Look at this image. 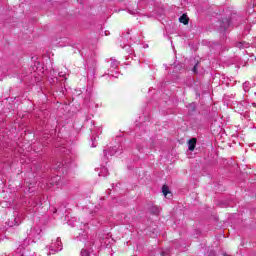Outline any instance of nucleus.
Returning a JSON list of instances; mask_svg holds the SVG:
<instances>
[{
  "instance_id": "1",
  "label": "nucleus",
  "mask_w": 256,
  "mask_h": 256,
  "mask_svg": "<svg viewBox=\"0 0 256 256\" xmlns=\"http://www.w3.org/2000/svg\"><path fill=\"white\" fill-rule=\"evenodd\" d=\"M75 167H77V162H75L74 158H70V159H66L64 161V163L59 162V164L57 165V167L55 169L65 173V171H69V169H75Z\"/></svg>"
},
{
  "instance_id": "2",
  "label": "nucleus",
  "mask_w": 256,
  "mask_h": 256,
  "mask_svg": "<svg viewBox=\"0 0 256 256\" xmlns=\"http://www.w3.org/2000/svg\"><path fill=\"white\" fill-rule=\"evenodd\" d=\"M63 249V244L61 243V238H56L52 240L51 245L49 246L48 255H55V253H59Z\"/></svg>"
},
{
  "instance_id": "3",
  "label": "nucleus",
  "mask_w": 256,
  "mask_h": 256,
  "mask_svg": "<svg viewBox=\"0 0 256 256\" xmlns=\"http://www.w3.org/2000/svg\"><path fill=\"white\" fill-rule=\"evenodd\" d=\"M42 230L40 227H34L27 231L28 239H33V241H39L41 239Z\"/></svg>"
},
{
  "instance_id": "4",
  "label": "nucleus",
  "mask_w": 256,
  "mask_h": 256,
  "mask_svg": "<svg viewBox=\"0 0 256 256\" xmlns=\"http://www.w3.org/2000/svg\"><path fill=\"white\" fill-rule=\"evenodd\" d=\"M117 67H119V61L117 60H111V65H110V70H109V75L110 77H118V73L117 72H113L117 69Z\"/></svg>"
},
{
  "instance_id": "5",
  "label": "nucleus",
  "mask_w": 256,
  "mask_h": 256,
  "mask_svg": "<svg viewBox=\"0 0 256 256\" xmlns=\"http://www.w3.org/2000/svg\"><path fill=\"white\" fill-rule=\"evenodd\" d=\"M89 247H91V244H86L85 248L81 250L80 256H91V253H93V248H90V250H88Z\"/></svg>"
},
{
  "instance_id": "6",
  "label": "nucleus",
  "mask_w": 256,
  "mask_h": 256,
  "mask_svg": "<svg viewBox=\"0 0 256 256\" xmlns=\"http://www.w3.org/2000/svg\"><path fill=\"white\" fill-rule=\"evenodd\" d=\"M21 225V218L20 217H14L13 220L8 221L9 227H17Z\"/></svg>"
},
{
  "instance_id": "7",
  "label": "nucleus",
  "mask_w": 256,
  "mask_h": 256,
  "mask_svg": "<svg viewBox=\"0 0 256 256\" xmlns=\"http://www.w3.org/2000/svg\"><path fill=\"white\" fill-rule=\"evenodd\" d=\"M59 181H61V176L57 175L50 180L47 184L48 187H54V185H59Z\"/></svg>"
},
{
  "instance_id": "8",
  "label": "nucleus",
  "mask_w": 256,
  "mask_h": 256,
  "mask_svg": "<svg viewBox=\"0 0 256 256\" xmlns=\"http://www.w3.org/2000/svg\"><path fill=\"white\" fill-rule=\"evenodd\" d=\"M197 145V139L196 138H192L188 141V149L189 151H195V147Z\"/></svg>"
},
{
  "instance_id": "9",
  "label": "nucleus",
  "mask_w": 256,
  "mask_h": 256,
  "mask_svg": "<svg viewBox=\"0 0 256 256\" xmlns=\"http://www.w3.org/2000/svg\"><path fill=\"white\" fill-rule=\"evenodd\" d=\"M116 153H117V146L110 148L108 151L104 150L105 157H107V155H110V157H113V155H116Z\"/></svg>"
},
{
  "instance_id": "10",
  "label": "nucleus",
  "mask_w": 256,
  "mask_h": 256,
  "mask_svg": "<svg viewBox=\"0 0 256 256\" xmlns=\"http://www.w3.org/2000/svg\"><path fill=\"white\" fill-rule=\"evenodd\" d=\"M162 193L164 197H166V199H171V192L169 191V187H167L166 185L162 187Z\"/></svg>"
},
{
  "instance_id": "11",
  "label": "nucleus",
  "mask_w": 256,
  "mask_h": 256,
  "mask_svg": "<svg viewBox=\"0 0 256 256\" xmlns=\"http://www.w3.org/2000/svg\"><path fill=\"white\" fill-rule=\"evenodd\" d=\"M179 22L183 23V25H188L189 24V17H187V14H183L180 18H179Z\"/></svg>"
},
{
  "instance_id": "12",
  "label": "nucleus",
  "mask_w": 256,
  "mask_h": 256,
  "mask_svg": "<svg viewBox=\"0 0 256 256\" xmlns=\"http://www.w3.org/2000/svg\"><path fill=\"white\" fill-rule=\"evenodd\" d=\"M236 47H238V49H247L249 47V43H247V42H238L236 44Z\"/></svg>"
},
{
  "instance_id": "13",
  "label": "nucleus",
  "mask_w": 256,
  "mask_h": 256,
  "mask_svg": "<svg viewBox=\"0 0 256 256\" xmlns=\"http://www.w3.org/2000/svg\"><path fill=\"white\" fill-rule=\"evenodd\" d=\"M107 175H109V170H107V168L103 167L101 172L99 173L100 177H107Z\"/></svg>"
},
{
  "instance_id": "14",
  "label": "nucleus",
  "mask_w": 256,
  "mask_h": 256,
  "mask_svg": "<svg viewBox=\"0 0 256 256\" xmlns=\"http://www.w3.org/2000/svg\"><path fill=\"white\" fill-rule=\"evenodd\" d=\"M249 89H251V83L244 82L243 83V90L245 91V93H248Z\"/></svg>"
},
{
  "instance_id": "15",
  "label": "nucleus",
  "mask_w": 256,
  "mask_h": 256,
  "mask_svg": "<svg viewBox=\"0 0 256 256\" xmlns=\"http://www.w3.org/2000/svg\"><path fill=\"white\" fill-rule=\"evenodd\" d=\"M229 25H231L230 20H225V22H223L222 28L224 29V31H227V27H229Z\"/></svg>"
},
{
  "instance_id": "16",
  "label": "nucleus",
  "mask_w": 256,
  "mask_h": 256,
  "mask_svg": "<svg viewBox=\"0 0 256 256\" xmlns=\"http://www.w3.org/2000/svg\"><path fill=\"white\" fill-rule=\"evenodd\" d=\"M159 207H157V206H153L152 208H151V213H153L154 215H159Z\"/></svg>"
},
{
  "instance_id": "17",
  "label": "nucleus",
  "mask_w": 256,
  "mask_h": 256,
  "mask_svg": "<svg viewBox=\"0 0 256 256\" xmlns=\"http://www.w3.org/2000/svg\"><path fill=\"white\" fill-rule=\"evenodd\" d=\"M174 69H175L176 72L181 71L183 69V65L175 66Z\"/></svg>"
},
{
  "instance_id": "18",
  "label": "nucleus",
  "mask_w": 256,
  "mask_h": 256,
  "mask_svg": "<svg viewBox=\"0 0 256 256\" xmlns=\"http://www.w3.org/2000/svg\"><path fill=\"white\" fill-rule=\"evenodd\" d=\"M83 228L80 229L79 235H83V233H85V227H87V224H83Z\"/></svg>"
},
{
  "instance_id": "19",
  "label": "nucleus",
  "mask_w": 256,
  "mask_h": 256,
  "mask_svg": "<svg viewBox=\"0 0 256 256\" xmlns=\"http://www.w3.org/2000/svg\"><path fill=\"white\" fill-rule=\"evenodd\" d=\"M105 243H107V239H103L101 242V247H105Z\"/></svg>"
},
{
  "instance_id": "20",
  "label": "nucleus",
  "mask_w": 256,
  "mask_h": 256,
  "mask_svg": "<svg viewBox=\"0 0 256 256\" xmlns=\"http://www.w3.org/2000/svg\"><path fill=\"white\" fill-rule=\"evenodd\" d=\"M138 151H140V153H149L147 150H145L144 148L139 149Z\"/></svg>"
},
{
  "instance_id": "21",
  "label": "nucleus",
  "mask_w": 256,
  "mask_h": 256,
  "mask_svg": "<svg viewBox=\"0 0 256 256\" xmlns=\"http://www.w3.org/2000/svg\"><path fill=\"white\" fill-rule=\"evenodd\" d=\"M244 118H245V119H249V112H245V113H244Z\"/></svg>"
},
{
  "instance_id": "22",
  "label": "nucleus",
  "mask_w": 256,
  "mask_h": 256,
  "mask_svg": "<svg viewBox=\"0 0 256 256\" xmlns=\"http://www.w3.org/2000/svg\"><path fill=\"white\" fill-rule=\"evenodd\" d=\"M33 207H37L39 205V202H32Z\"/></svg>"
},
{
  "instance_id": "23",
  "label": "nucleus",
  "mask_w": 256,
  "mask_h": 256,
  "mask_svg": "<svg viewBox=\"0 0 256 256\" xmlns=\"http://www.w3.org/2000/svg\"><path fill=\"white\" fill-rule=\"evenodd\" d=\"M22 249H23V246H20V248L17 249L16 253H21Z\"/></svg>"
},
{
  "instance_id": "24",
  "label": "nucleus",
  "mask_w": 256,
  "mask_h": 256,
  "mask_svg": "<svg viewBox=\"0 0 256 256\" xmlns=\"http://www.w3.org/2000/svg\"><path fill=\"white\" fill-rule=\"evenodd\" d=\"M193 71H194V73H195V71H197V66H194Z\"/></svg>"
},
{
  "instance_id": "25",
  "label": "nucleus",
  "mask_w": 256,
  "mask_h": 256,
  "mask_svg": "<svg viewBox=\"0 0 256 256\" xmlns=\"http://www.w3.org/2000/svg\"><path fill=\"white\" fill-rule=\"evenodd\" d=\"M28 191H29V193H33V191H34V190H31V188H29V190H28Z\"/></svg>"
},
{
  "instance_id": "26",
  "label": "nucleus",
  "mask_w": 256,
  "mask_h": 256,
  "mask_svg": "<svg viewBox=\"0 0 256 256\" xmlns=\"http://www.w3.org/2000/svg\"><path fill=\"white\" fill-rule=\"evenodd\" d=\"M92 135H95V130L92 131Z\"/></svg>"
},
{
  "instance_id": "27",
  "label": "nucleus",
  "mask_w": 256,
  "mask_h": 256,
  "mask_svg": "<svg viewBox=\"0 0 256 256\" xmlns=\"http://www.w3.org/2000/svg\"><path fill=\"white\" fill-rule=\"evenodd\" d=\"M92 225H97L95 222H92Z\"/></svg>"
},
{
  "instance_id": "28",
  "label": "nucleus",
  "mask_w": 256,
  "mask_h": 256,
  "mask_svg": "<svg viewBox=\"0 0 256 256\" xmlns=\"http://www.w3.org/2000/svg\"><path fill=\"white\" fill-rule=\"evenodd\" d=\"M162 256H165V252H162Z\"/></svg>"
},
{
  "instance_id": "29",
  "label": "nucleus",
  "mask_w": 256,
  "mask_h": 256,
  "mask_svg": "<svg viewBox=\"0 0 256 256\" xmlns=\"http://www.w3.org/2000/svg\"><path fill=\"white\" fill-rule=\"evenodd\" d=\"M24 254L22 253L20 256H23Z\"/></svg>"
},
{
  "instance_id": "30",
  "label": "nucleus",
  "mask_w": 256,
  "mask_h": 256,
  "mask_svg": "<svg viewBox=\"0 0 256 256\" xmlns=\"http://www.w3.org/2000/svg\"><path fill=\"white\" fill-rule=\"evenodd\" d=\"M224 256H227V254H224Z\"/></svg>"
}]
</instances>
